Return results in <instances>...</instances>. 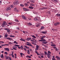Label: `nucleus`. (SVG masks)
Masks as SVG:
<instances>
[{
    "label": "nucleus",
    "instance_id": "39448f33",
    "mask_svg": "<svg viewBox=\"0 0 60 60\" xmlns=\"http://www.w3.org/2000/svg\"><path fill=\"white\" fill-rule=\"evenodd\" d=\"M23 10L24 11H29V9L24 8H23Z\"/></svg>",
    "mask_w": 60,
    "mask_h": 60
},
{
    "label": "nucleus",
    "instance_id": "f704fd0d",
    "mask_svg": "<svg viewBox=\"0 0 60 60\" xmlns=\"http://www.w3.org/2000/svg\"><path fill=\"white\" fill-rule=\"evenodd\" d=\"M44 53L45 55H47L48 54H47V52H46V51H45Z\"/></svg>",
    "mask_w": 60,
    "mask_h": 60
},
{
    "label": "nucleus",
    "instance_id": "f257e3e1",
    "mask_svg": "<svg viewBox=\"0 0 60 60\" xmlns=\"http://www.w3.org/2000/svg\"><path fill=\"white\" fill-rule=\"evenodd\" d=\"M60 25V22H57L56 23H54V25L55 26H57L58 25Z\"/></svg>",
    "mask_w": 60,
    "mask_h": 60
},
{
    "label": "nucleus",
    "instance_id": "09e8293b",
    "mask_svg": "<svg viewBox=\"0 0 60 60\" xmlns=\"http://www.w3.org/2000/svg\"><path fill=\"white\" fill-rule=\"evenodd\" d=\"M55 50L56 51H58V49L57 48H56L55 49Z\"/></svg>",
    "mask_w": 60,
    "mask_h": 60
},
{
    "label": "nucleus",
    "instance_id": "9d476101",
    "mask_svg": "<svg viewBox=\"0 0 60 60\" xmlns=\"http://www.w3.org/2000/svg\"><path fill=\"white\" fill-rule=\"evenodd\" d=\"M5 50L8 51H10V49L8 48H5Z\"/></svg>",
    "mask_w": 60,
    "mask_h": 60
},
{
    "label": "nucleus",
    "instance_id": "c756f323",
    "mask_svg": "<svg viewBox=\"0 0 60 60\" xmlns=\"http://www.w3.org/2000/svg\"><path fill=\"white\" fill-rule=\"evenodd\" d=\"M10 37H13V38H14L15 36H12V35H10Z\"/></svg>",
    "mask_w": 60,
    "mask_h": 60
},
{
    "label": "nucleus",
    "instance_id": "cd10ccee",
    "mask_svg": "<svg viewBox=\"0 0 60 60\" xmlns=\"http://www.w3.org/2000/svg\"><path fill=\"white\" fill-rule=\"evenodd\" d=\"M1 58H4V55H3V54H1Z\"/></svg>",
    "mask_w": 60,
    "mask_h": 60
},
{
    "label": "nucleus",
    "instance_id": "774afa93",
    "mask_svg": "<svg viewBox=\"0 0 60 60\" xmlns=\"http://www.w3.org/2000/svg\"><path fill=\"white\" fill-rule=\"evenodd\" d=\"M13 52H12V53H11V55H13Z\"/></svg>",
    "mask_w": 60,
    "mask_h": 60
},
{
    "label": "nucleus",
    "instance_id": "f3484780",
    "mask_svg": "<svg viewBox=\"0 0 60 60\" xmlns=\"http://www.w3.org/2000/svg\"><path fill=\"white\" fill-rule=\"evenodd\" d=\"M31 38H27V41H29V40H31Z\"/></svg>",
    "mask_w": 60,
    "mask_h": 60
},
{
    "label": "nucleus",
    "instance_id": "864d4df0",
    "mask_svg": "<svg viewBox=\"0 0 60 60\" xmlns=\"http://www.w3.org/2000/svg\"><path fill=\"white\" fill-rule=\"evenodd\" d=\"M12 56V57L13 58H14V55H11Z\"/></svg>",
    "mask_w": 60,
    "mask_h": 60
},
{
    "label": "nucleus",
    "instance_id": "7ed1b4c3",
    "mask_svg": "<svg viewBox=\"0 0 60 60\" xmlns=\"http://www.w3.org/2000/svg\"><path fill=\"white\" fill-rule=\"evenodd\" d=\"M13 4L15 5H16L17 4H19V1L17 0L16 1V2H14L13 3Z\"/></svg>",
    "mask_w": 60,
    "mask_h": 60
},
{
    "label": "nucleus",
    "instance_id": "052dcab7",
    "mask_svg": "<svg viewBox=\"0 0 60 60\" xmlns=\"http://www.w3.org/2000/svg\"><path fill=\"white\" fill-rule=\"evenodd\" d=\"M9 59L10 60H11V57H9Z\"/></svg>",
    "mask_w": 60,
    "mask_h": 60
},
{
    "label": "nucleus",
    "instance_id": "c9c22d12",
    "mask_svg": "<svg viewBox=\"0 0 60 60\" xmlns=\"http://www.w3.org/2000/svg\"><path fill=\"white\" fill-rule=\"evenodd\" d=\"M32 37H33V38H36V37L32 35Z\"/></svg>",
    "mask_w": 60,
    "mask_h": 60
},
{
    "label": "nucleus",
    "instance_id": "de8ad7c7",
    "mask_svg": "<svg viewBox=\"0 0 60 60\" xmlns=\"http://www.w3.org/2000/svg\"><path fill=\"white\" fill-rule=\"evenodd\" d=\"M13 49H14L15 50H17V49L13 47Z\"/></svg>",
    "mask_w": 60,
    "mask_h": 60
},
{
    "label": "nucleus",
    "instance_id": "4c0bfd02",
    "mask_svg": "<svg viewBox=\"0 0 60 60\" xmlns=\"http://www.w3.org/2000/svg\"><path fill=\"white\" fill-rule=\"evenodd\" d=\"M31 3H34V0H31Z\"/></svg>",
    "mask_w": 60,
    "mask_h": 60
},
{
    "label": "nucleus",
    "instance_id": "7c9ffc66",
    "mask_svg": "<svg viewBox=\"0 0 60 60\" xmlns=\"http://www.w3.org/2000/svg\"><path fill=\"white\" fill-rule=\"evenodd\" d=\"M20 5L21 6H22V7H24V5L22 4H20Z\"/></svg>",
    "mask_w": 60,
    "mask_h": 60
},
{
    "label": "nucleus",
    "instance_id": "680f3d73",
    "mask_svg": "<svg viewBox=\"0 0 60 60\" xmlns=\"http://www.w3.org/2000/svg\"><path fill=\"white\" fill-rule=\"evenodd\" d=\"M41 58H44V57L43 56H41Z\"/></svg>",
    "mask_w": 60,
    "mask_h": 60
},
{
    "label": "nucleus",
    "instance_id": "37998d69",
    "mask_svg": "<svg viewBox=\"0 0 60 60\" xmlns=\"http://www.w3.org/2000/svg\"><path fill=\"white\" fill-rule=\"evenodd\" d=\"M57 16H59V17H60V14H57L56 15Z\"/></svg>",
    "mask_w": 60,
    "mask_h": 60
},
{
    "label": "nucleus",
    "instance_id": "5fc2aeb1",
    "mask_svg": "<svg viewBox=\"0 0 60 60\" xmlns=\"http://www.w3.org/2000/svg\"><path fill=\"white\" fill-rule=\"evenodd\" d=\"M2 1L1 0H0V4H2Z\"/></svg>",
    "mask_w": 60,
    "mask_h": 60
},
{
    "label": "nucleus",
    "instance_id": "72a5a7b5",
    "mask_svg": "<svg viewBox=\"0 0 60 60\" xmlns=\"http://www.w3.org/2000/svg\"><path fill=\"white\" fill-rule=\"evenodd\" d=\"M34 20L35 21H36V20H37V18H35L34 19Z\"/></svg>",
    "mask_w": 60,
    "mask_h": 60
},
{
    "label": "nucleus",
    "instance_id": "69168bd1",
    "mask_svg": "<svg viewBox=\"0 0 60 60\" xmlns=\"http://www.w3.org/2000/svg\"><path fill=\"white\" fill-rule=\"evenodd\" d=\"M16 42V41H14V43H16V42Z\"/></svg>",
    "mask_w": 60,
    "mask_h": 60
},
{
    "label": "nucleus",
    "instance_id": "a18cd8bd",
    "mask_svg": "<svg viewBox=\"0 0 60 60\" xmlns=\"http://www.w3.org/2000/svg\"><path fill=\"white\" fill-rule=\"evenodd\" d=\"M16 29H18L19 30V27H16Z\"/></svg>",
    "mask_w": 60,
    "mask_h": 60
},
{
    "label": "nucleus",
    "instance_id": "a19ab883",
    "mask_svg": "<svg viewBox=\"0 0 60 60\" xmlns=\"http://www.w3.org/2000/svg\"><path fill=\"white\" fill-rule=\"evenodd\" d=\"M7 31L8 32H10V30L9 29H8Z\"/></svg>",
    "mask_w": 60,
    "mask_h": 60
},
{
    "label": "nucleus",
    "instance_id": "1a4fd4ad",
    "mask_svg": "<svg viewBox=\"0 0 60 60\" xmlns=\"http://www.w3.org/2000/svg\"><path fill=\"white\" fill-rule=\"evenodd\" d=\"M47 33V31H42L41 32V33L42 34H46Z\"/></svg>",
    "mask_w": 60,
    "mask_h": 60
},
{
    "label": "nucleus",
    "instance_id": "3c124183",
    "mask_svg": "<svg viewBox=\"0 0 60 60\" xmlns=\"http://www.w3.org/2000/svg\"><path fill=\"white\" fill-rule=\"evenodd\" d=\"M35 52H36V53L37 54H38V52H37V51H35Z\"/></svg>",
    "mask_w": 60,
    "mask_h": 60
},
{
    "label": "nucleus",
    "instance_id": "393cba45",
    "mask_svg": "<svg viewBox=\"0 0 60 60\" xmlns=\"http://www.w3.org/2000/svg\"><path fill=\"white\" fill-rule=\"evenodd\" d=\"M24 47H26V49H29V47H27V46H24Z\"/></svg>",
    "mask_w": 60,
    "mask_h": 60
},
{
    "label": "nucleus",
    "instance_id": "6ab92c4d",
    "mask_svg": "<svg viewBox=\"0 0 60 60\" xmlns=\"http://www.w3.org/2000/svg\"><path fill=\"white\" fill-rule=\"evenodd\" d=\"M41 10H44V9L45 10V9H46V8L44 7L41 8Z\"/></svg>",
    "mask_w": 60,
    "mask_h": 60
},
{
    "label": "nucleus",
    "instance_id": "dca6fc26",
    "mask_svg": "<svg viewBox=\"0 0 60 60\" xmlns=\"http://www.w3.org/2000/svg\"><path fill=\"white\" fill-rule=\"evenodd\" d=\"M7 39H8L9 40H12L11 38H7Z\"/></svg>",
    "mask_w": 60,
    "mask_h": 60
},
{
    "label": "nucleus",
    "instance_id": "a878e982",
    "mask_svg": "<svg viewBox=\"0 0 60 60\" xmlns=\"http://www.w3.org/2000/svg\"><path fill=\"white\" fill-rule=\"evenodd\" d=\"M56 58L58 60H59V57L58 56H56Z\"/></svg>",
    "mask_w": 60,
    "mask_h": 60
},
{
    "label": "nucleus",
    "instance_id": "b1692460",
    "mask_svg": "<svg viewBox=\"0 0 60 60\" xmlns=\"http://www.w3.org/2000/svg\"><path fill=\"white\" fill-rule=\"evenodd\" d=\"M44 26H42L41 27V29H44Z\"/></svg>",
    "mask_w": 60,
    "mask_h": 60
},
{
    "label": "nucleus",
    "instance_id": "a211bd4d",
    "mask_svg": "<svg viewBox=\"0 0 60 60\" xmlns=\"http://www.w3.org/2000/svg\"><path fill=\"white\" fill-rule=\"evenodd\" d=\"M22 18L24 19H26V16H25L23 15L22 16Z\"/></svg>",
    "mask_w": 60,
    "mask_h": 60
},
{
    "label": "nucleus",
    "instance_id": "aec40b11",
    "mask_svg": "<svg viewBox=\"0 0 60 60\" xmlns=\"http://www.w3.org/2000/svg\"><path fill=\"white\" fill-rule=\"evenodd\" d=\"M8 34H5V38H6L7 37H8Z\"/></svg>",
    "mask_w": 60,
    "mask_h": 60
},
{
    "label": "nucleus",
    "instance_id": "5701e85b",
    "mask_svg": "<svg viewBox=\"0 0 60 60\" xmlns=\"http://www.w3.org/2000/svg\"><path fill=\"white\" fill-rule=\"evenodd\" d=\"M30 6H35V5L34 4L31 3L30 4Z\"/></svg>",
    "mask_w": 60,
    "mask_h": 60
},
{
    "label": "nucleus",
    "instance_id": "f8f14e48",
    "mask_svg": "<svg viewBox=\"0 0 60 60\" xmlns=\"http://www.w3.org/2000/svg\"><path fill=\"white\" fill-rule=\"evenodd\" d=\"M11 8L10 7H8L6 9L7 11H8V10H11Z\"/></svg>",
    "mask_w": 60,
    "mask_h": 60
},
{
    "label": "nucleus",
    "instance_id": "58836bf2",
    "mask_svg": "<svg viewBox=\"0 0 60 60\" xmlns=\"http://www.w3.org/2000/svg\"><path fill=\"white\" fill-rule=\"evenodd\" d=\"M8 43L9 44H12V43L9 42H8Z\"/></svg>",
    "mask_w": 60,
    "mask_h": 60
},
{
    "label": "nucleus",
    "instance_id": "423d86ee",
    "mask_svg": "<svg viewBox=\"0 0 60 60\" xmlns=\"http://www.w3.org/2000/svg\"><path fill=\"white\" fill-rule=\"evenodd\" d=\"M39 46L38 45H36V48L35 49V50L37 51V50H38L39 49Z\"/></svg>",
    "mask_w": 60,
    "mask_h": 60
},
{
    "label": "nucleus",
    "instance_id": "ea45409f",
    "mask_svg": "<svg viewBox=\"0 0 60 60\" xmlns=\"http://www.w3.org/2000/svg\"><path fill=\"white\" fill-rule=\"evenodd\" d=\"M48 54H51V52H50V51H48Z\"/></svg>",
    "mask_w": 60,
    "mask_h": 60
},
{
    "label": "nucleus",
    "instance_id": "9b49d317",
    "mask_svg": "<svg viewBox=\"0 0 60 60\" xmlns=\"http://www.w3.org/2000/svg\"><path fill=\"white\" fill-rule=\"evenodd\" d=\"M46 36H43L41 38V40H44V38H45L46 37Z\"/></svg>",
    "mask_w": 60,
    "mask_h": 60
},
{
    "label": "nucleus",
    "instance_id": "0eeeda50",
    "mask_svg": "<svg viewBox=\"0 0 60 60\" xmlns=\"http://www.w3.org/2000/svg\"><path fill=\"white\" fill-rule=\"evenodd\" d=\"M39 41H41L42 42H43V41H46V40L45 39H41L39 40Z\"/></svg>",
    "mask_w": 60,
    "mask_h": 60
},
{
    "label": "nucleus",
    "instance_id": "6e6552de",
    "mask_svg": "<svg viewBox=\"0 0 60 60\" xmlns=\"http://www.w3.org/2000/svg\"><path fill=\"white\" fill-rule=\"evenodd\" d=\"M47 56L48 57V58H50V56H51V55L49 53H48V54L47 55Z\"/></svg>",
    "mask_w": 60,
    "mask_h": 60
},
{
    "label": "nucleus",
    "instance_id": "4be33fe9",
    "mask_svg": "<svg viewBox=\"0 0 60 60\" xmlns=\"http://www.w3.org/2000/svg\"><path fill=\"white\" fill-rule=\"evenodd\" d=\"M20 48L21 49H24V48H23V46L22 45H21L20 47Z\"/></svg>",
    "mask_w": 60,
    "mask_h": 60
},
{
    "label": "nucleus",
    "instance_id": "79ce46f5",
    "mask_svg": "<svg viewBox=\"0 0 60 60\" xmlns=\"http://www.w3.org/2000/svg\"><path fill=\"white\" fill-rule=\"evenodd\" d=\"M40 26V25L39 24H38L36 25V26L37 27H38V26Z\"/></svg>",
    "mask_w": 60,
    "mask_h": 60
},
{
    "label": "nucleus",
    "instance_id": "13d9d810",
    "mask_svg": "<svg viewBox=\"0 0 60 60\" xmlns=\"http://www.w3.org/2000/svg\"><path fill=\"white\" fill-rule=\"evenodd\" d=\"M24 50H25V51H27L26 49V48H24Z\"/></svg>",
    "mask_w": 60,
    "mask_h": 60
},
{
    "label": "nucleus",
    "instance_id": "8fccbe9b",
    "mask_svg": "<svg viewBox=\"0 0 60 60\" xmlns=\"http://www.w3.org/2000/svg\"><path fill=\"white\" fill-rule=\"evenodd\" d=\"M3 3H4V4H6V1H4L3 2Z\"/></svg>",
    "mask_w": 60,
    "mask_h": 60
},
{
    "label": "nucleus",
    "instance_id": "f03ea898",
    "mask_svg": "<svg viewBox=\"0 0 60 60\" xmlns=\"http://www.w3.org/2000/svg\"><path fill=\"white\" fill-rule=\"evenodd\" d=\"M27 43V45H28V46H31V47H32L33 46V45H31V43H29V42H26Z\"/></svg>",
    "mask_w": 60,
    "mask_h": 60
},
{
    "label": "nucleus",
    "instance_id": "e2e57ef3",
    "mask_svg": "<svg viewBox=\"0 0 60 60\" xmlns=\"http://www.w3.org/2000/svg\"><path fill=\"white\" fill-rule=\"evenodd\" d=\"M29 20H31V18H29Z\"/></svg>",
    "mask_w": 60,
    "mask_h": 60
},
{
    "label": "nucleus",
    "instance_id": "ddd939ff",
    "mask_svg": "<svg viewBox=\"0 0 60 60\" xmlns=\"http://www.w3.org/2000/svg\"><path fill=\"white\" fill-rule=\"evenodd\" d=\"M33 13H34V14H36V15H37V13L35 11H33Z\"/></svg>",
    "mask_w": 60,
    "mask_h": 60
},
{
    "label": "nucleus",
    "instance_id": "c85d7f7f",
    "mask_svg": "<svg viewBox=\"0 0 60 60\" xmlns=\"http://www.w3.org/2000/svg\"><path fill=\"white\" fill-rule=\"evenodd\" d=\"M47 43H48V42L46 41L45 42H43V43L44 44H47Z\"/></svg>",
    "mask_w": 60,
    "mask_h": 60
},
{
    "label": "nucleus",
    "instance_id": "473e14b6",
    "mask_svg": "<svg viewBox=\"0 0 60 60\" xmlns=\"http://www.w3.org/2000/svg\"><path fill=\"white\" fill-rule=\"evenodd\" d=\"M15 46H16L17 47H19V45L16 44H15Z\"/></svg>",
    "mask_w": 60,
    "mask_h": 60
},
{
    "label": "nucleus",
    "instance_id": "bb28decb",
    "mask_svg": "<svg viewBox=\"0 0 60 60\" xmlns=\"http://www.w3.org/2000/svg\"><path fill=\"white\" fill-rule=\"evenodd\" d=\"M27 24L28 26H31V25H32V24L30 23H27Z\"/></svg>",
    "mask_w": 60,
    "mask_h": 60
},
{
    "label": "nucleus",
    "instance_id": "6e6d98bb",
    "mask_svg": "<svg viewBox=\"0 0 60 60\" xmlns=\"http://www.w3.org/2000/svg\"><path fill=\"white\" fill-rule=\"evenodd\" d=\"M8 59V56L7 57H6V59Z\"/></svg>",
    "mask_w": 60,
    "mask_h": 60
},
{
    "label": "nucleus",
    "instance_id": "603ef678",
    "mask_svg": "<svg viewBox=\"0 0 60 60\" xmlns=\"http://www.w3.org/2000/svg\"><path fill=\"white\" fill-rule=\"evenodd\" d=\"M53 48H54L55 49H56V47H53Z\"/></svg>",
    "mask_w": 60,
    "mask_h": 60
},
{
    "label": "nucleus",
    "instance_id": "2eb2a0df",
    "mask_svg": "<svg viewBox=\"0 0 60 60\" xmlns=\"http://www.w3.org/2000/svg\"><path fill=\"white\" fill-rule=\"evenodd\" d=\"M52 60H56V59L55 58V56H52Z\"/></svg>",
    "mask_w": 60,
    "mask_h": 60
},
{
    "label": "nucleus",
    "instance_id": "bf43d9fd",
    "mask_svg": "<svg viewBox=\"0 0 60 60\" xmlns=\"http://www.w3.org/2000/svg\"><path fill=\"white\" fill-rule=\"evenodd\" d=\"M31 57L30 56H29L28 58H31Z\"/></svg>",
    "mask_w": 60,
    "mask_h": 60
},
{
    "label": "nucleus",
    "instance_id": "338daca9",
    "mask_svg": "<svg viewBox=\"0 0 60 60\" xmlns=\"http://www.w3.org/2000/svg\"><path fill=\"white\" fill-rule=\"evenodd\" d=\"M27 53L28 54H30V52H27Z\"/></svg>",
    "mask_w": 60,
    "mask_h": 60
},
{
    "label": "nucleus",
    "instance_id": "412c9836",
    "mask_svg": "<svg viewBox=\"0 0 60 60\" xmlns=\"http://www.w3.org/2000/svg\"><path fill=\"white\" fill-rule=\"evenodd\" d=\"M20 41H25V40L22 38L20 39Z\"/></svg>",
    "mask_w": 60,
    "mask_h": 60
},
{
    "label": "nucleus",
    "instance_id": "20e7f679",
    "mask_svg": "<svg viewBox=\"0 0 60 60\" xmlns=\"http://www.w3.org/2000/svg\"><path fill=\"white\" fill-rule=\"evenodd\" d=\"M14 11H16L17 12H18L19 11V10L18 9H17V8H14Z\"/></svg>",
    "mask_w": 60,
    "mask_h": 60
},
{
    "label": "nucleus",
    "instance_id": "4d7b16f0",
    "mask_svg": "<svg viewBox=\"0 0 60 60\" xmlns=\"http://www.w3.org/2000/svg\"><path fill=\"white\" fill-rule=\"evenodd\" d=\"M0 42L1 43H4V42L0 41Z\"/></svg>",
    "mask_w": 60,
    "mask_h": 60
},
{
    "label": "nucleus",
    "instance_id": "0e129e2a",
    "mask_svg": "<svg viewBox=\"0 0 60 60\" xmlns=\"http://www.w3.org/2000/svg\"><path fill=\"white\" fill-rule=\"evenodd\" d=\"M27 4H30V2H27Z\"/></svg>",
    "mask_w": 60,
    "mask_h": 60
},
{
    "label": "nucleus",
    "instance_id": "4468645a",
    "mask_svg": "<svg viewBox=\"0 0 60 60\" xmlns=\"http://www.w3.org/2000/svg\"><path fill=\"white\" fill-rule=\"evenodd\" d=\"M2 25H4V26H6V22L5 21L2 24Z\"/></svg>",
    "mask_w": 60,
    "mask_h": 60
},
{
    "label": "nucleus",
    "instance_id": "49530a36",
    "mask_svg": "<svg viewBox=\"0 0 60 60\" xmlns=\"http://www.w3.org/2000/svg\"><path fill=\"white\" fill-rule=\"evenodd\" d=\"M11 8H13V5H11L10 6Z\"/></svg>",
    "mask_w": 60,
    "mask_h": 60
},
{
    "label": "nucleus",
    "instance_id": "c03bdc74",
    "mask_svg": "<svg viewBox=\"0 0 60 60\" xmlns=\"http://www.w3.org/2000/svg\"><path fill=\"white\" fill-rule=\"evenodd\" d=\"M25 5H26V6H28V4L27 3H26L25 4Z\"/></svg>",
    "mask_w": 60,
    "mask_h": 60
},
{
    "label": "nucleus",
    "instance_id": "2f4dec72",
    "mask_svg": "<svg viewBox=\"0 0 60 60\" xmlns=\"http://www.w3.org/2000/svg\"><path fill=\"white\" fill-rule=\"evenodd\" d=\"M37 20H39V19H40V17H37Z\"/></svg>",
    "mask_w": 60,
    "mask_h": 60
},
{
    "label": "nucleus",
    "instance_id": "e433bc0d",
    "mask_svg": "<svg viewBox=\"0 0 60 60\" xmlns=\"http://www.w3.org/2000/svg\"><path fill=\"white\" fill-rule=\"evenodd\" d=\"M4 54H5L6 55H8V53H7V52H5Z\"/></svg>",
    "mask_w": 60,
    "mask_h": 60
}]
</instances>
